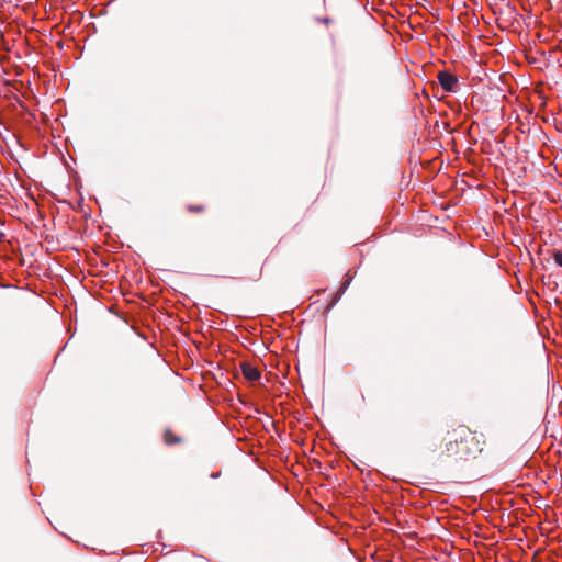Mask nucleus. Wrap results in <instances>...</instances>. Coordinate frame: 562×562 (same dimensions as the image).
<instances>
[{"label":"nucleus","mask_w":562,"mask_h":562,"mask_svg":"<svg viewBox=\"0 0 562 562\" xmlns=\"http://www.w3.org/2000/svg\"><path fill=\"white\" fill-rule=\"evenodd\" d=\"M482 435L470 431L468 428L460 427L456 429L449 441L446 443L445 452L449 457L460 459L475 458L483 450Z\"/></svg>","instance_id":"f257e3e1"},{"label":"nucleus","mask_w":562,"mask_h":562,"mask_svg":"<svg viewBox=\"0 0 562 562\" xmlns=\"http://www.w3.org/2000/svg\"><path fill=\"white\" fill-rule=\"evenodd\" d=\"M189 210H190V211H200V210H201V207H196V209H194V207H192V206H189Z\"/></svg>","instance_id":"0eeeda50"},{"label":"nucleus","mask_w":562,"mask_h":562,"mask_svg":"<svg viewBox=\"0 0 562 562\" xmlns=\"http://www.w3.org/2000/svg\"><path fill=\"white\" fill-rule=\"evenodd\" d=\"M166 441H167V443H171V442H173V440H170V439H169L168 435H166ZM175 441H177V439H175Z\"/></svg>","instance_id":"423d86ee"},{"label":"nucleus","mask_w":562,"mask_h":562,"mask_svg":"<svg viewBox=\"0 0 562 562\" xmlns=\"http://www.w3.org/2000/svg\"><path fill=\"white\" fill-rule=\"evenodd\" d=\"M240 368H241V372H243L244 376L250 382L258 381L261 376V373L258 370V368L254 367L252 364H250L248 362L241 363Z\"/></svg>","instance_id":"7ed1b4c3"},{"label":"nucleus","mask_w":562,"mask_h":562,"mask_svg":"<svg viewBox=\"0 0 562 562\" xmlns=\"http://www.w3.org/2000/svg\"><path fill=\"white\" fill-rule=\"evenodd\" d=\"M553 259H554V261H555V263H557L558 266H561V267H562V251H560V250H555V251L553 252Z\"/></svg>","instance_id":"20e7f679"},{"label":"nucleus","mask_w":562,"mask_h":562,"mask_svg":"<svg viewBox=\"0 0 562 562\" xmlns=\"http://www.w3.org/2000/svg\"><path fill=\"white\" fill-rule=\"evenodd\" d=\"M437 79L441 88L447 92H456L458 88V78L449 71H439Z\"/></svg>","instance_id":"f03ea898"},{"label":"nucleus","mask_w":562,"mask_h":562,"mask_svg":"<svg viewBox=\"0 0 562 562\" xmlns=\"http://www.w3.org/2000/svg\"><path fill=\"white\" fill-rule=\"evenodd\" d=\"M349 284V281H346L341 288V292H344L346 290V288L348 286Z\"/></svg>","instance_id":"39448f33"}]
</instances>
